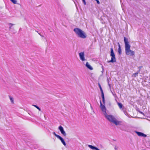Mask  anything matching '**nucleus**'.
Instances as JSON below:
<instances>
[{
  "label": "nucleus",
  "instance_id": "nucleus-1",
  "mask_svg": "<svg viewBox=\"0 0 150 150\" xmlns=\"http://www.w3.org/2000/svg\"><path fill=\"white\" fill-rule=\"evenodd\" d=\"M124 42L125 45V51L126 54L127 55L132 56L134 54V52L130 49V45L128 41V39L125 37L124 38Z\"/></svg>",
  "mask_w": 150,
  "mask_h": 150
},
{
  "label": "nucleus",
  "instance_id": "nucleus-2",
  "mask_svg": "<svg viewBox=\"0 0 150 150\" xmlns=\"http://www.w3.org/2000/svg\"><path fill=\"white\" fill-rule=\"evenodd\" d=\"M74 31L78 36V37L83 39L86 38L87 36L86 33L81 29L75 28L74 29Z\"/></svg>",
  "mask_w": 150,
  "mask_h": 150
},
{
  "label": "nucleus",
  "instance_id": "nucleus-3",
  "mask_svg": "<svg viewBox=\"0 0 150 150\" xmlns=\"http://www.w3.org/2000/svg\"><path fill=\"white\" fill-rule=\"evenodd\" d=\"M110 56L111 57V59L110 61H108V63L112 62L114 63L116 62V59L115 54L114 52L113 48L112 47L110 48Z\"/></svg>",
  "mask_w": 150,
  "mask_h": 150
},
{
  "label": "nucleus",
  "instance_id": "nucleus-4",
  "mask_svg": "<svg viewBox=\"0 0 150 150\" xmlns=\"http://www.w3.org/2000/svg\"><path fill=\"white\" fill-rule=\"evenodd\" d=\"M105 118L108 120L112 123H113L114 121L115 120V117L112 115H108L107 113L106 114H105Z\"/></svg>",
  "mask_w": 150,
  "mask_h": 150
},
{
  "label": "nucleus",
  "instance_id": "nucleus-5",
  "mask_svg": "<svg viewBox=\"0 0 150 150\" xmlns=\"http://www.w3.org/2000/svg\"><path fill=\"white\" fill-rule=\"evenodd\" d=\"M100 108L101 109L103 112L104 115L105 114H106L107 112H106V108L104 105H103L101 102V101L100 100Z\"/></svg>",
  "mask_w": 150,
  "mask_h": 150
},
{
  "label": "nucleus",
  "instance_id": "nucleus-6",
  "mask_svg": "<svg viewBox=\"0 0 150 150\" xmlns=\"http://www.w3.org/2000/svg\"><path fill=\"white\" fill-rule=\"evenodd\" d=\"M58 129L60 130L61 134L64 136H66L67 134L64 130V129L61 126H59L58 127Z\"/></svg>",
  "mask_w": 150,
  "mask_h": 150
},
{
  "label": "nucleus",
  "instance_id": "nucleus-7",
  "mask_svg": "<svg viewBox=\"0 0 150 150\" xmlns=\"http://www.w3.org/2000/svg\"><path fill=\"white\" fill-rule=\"evenodd\" d=\"M79 55L80 59L82 61L86 60L84 57V52H81L79 53Z\"/></svg>",
  "mask_w": 150,
  "mask_h": 150
},
{
  "label": "nucleus",
  "instance_id": "nucleus-8",
  "mask_svg": "<svg viewBox=\"0 0 150 150\" xmlns=\"http://www.w3.org/2000/svg\"><path fill=\"white\" fill-rule=\"evenodd\" d=\"M135 132L139 136L143 137H146L147 136L146 134H144L143 133L136 131Z\"/></svg>",
  "mask_w": 150,
  "mask_h": 150
},
{
  "label": "nucleus",
  "instance_id": "nucleus-9",
  "mask_svg": "<svg viewBox=\"0 0 150 150\" xmlns=\"http://www.w3.org/2000/svg\"><path fill=\"white\" fill-rule=\"evenodd\" d=\"M121 121L117 120V119H115V120L114 121L113 123L115 124L116 125H121Z\"/></svg>",
  "mask_w": 150,
  "mask_h": 150
},
{
  "label": "nucleus",
  "instance_id": "nucleus-10",
  "mask_svg": "<svg viewBox=\"0 0 150 150\" xmlns=\"http://www.w3.org/2000/svg\"><path fill=\"white\" fill-rule=\"evenodd\" d=\"M61 141L62 144L65 146H66V144L65 142L64 139L60 136L58 138Z\"/></svg>",
  "mask_w": 150,
  "mask_h": 150
},
{
  "label": "nucleus",
  "instance_id": "nucleus-11",
  "mask_svg": "<svg viewBox=\"0 0 150 150\" xmlns=\"http://www.w3.org/2000/svg\"><path fill=\"white\" fill-rule=\"evenodd\" d=\"M86 66L88 68L90 69V70H91L93 69V68L89 64L88 62H86Z\"/></svg>",
  "mask_w": 150,
  "mask_h": 150
},
{
  "label": "nucleus",
  "instance_id": "nucleus-12",
  "mask_svg": "<svg viewBox=\"0 0 150 150\" xmlns=\"http://www.w3.org/2000/svg\"><path fill=\"white\" fill-rule=\"evenodd\" d=\"M119 45H118V52L119 54L120 55L122 54V50L121 49V48L120 46V44L118 43Z\"/></svg>",
  "mask_w": 150,
  "mask_h": 150
},
{
  "label": "nucleus",
  "instance_id": "nucleus-13",
  "mask_svg": "<svg viewBox=\"0 0 150 150\" xmlns=\"http://www.w3.org/2000/svg\"><path fill=\"white\" fill-rule=\"evenodd\" d=\"M88 146L93 150H95L96 147L91 145H88Z\"/></svg>",
  "mask_w": 150,
  "mask_h": 150
},
{
  "label": "nucleus",
  "instance_id": "nucleus-14",
  "mask_svg": "<svg viewBox=\"0 0 150 150\" xmlns=\"http://www.w3.org/2000/svg\"><path fill=\"white\" fill-rule=\"evenodd\" d=\"M117 105L120 109H122L123 107V105L122 103H120L117 102Z\"/></svg>",
  "mask_w": 150,
  "mask_h": 150
},
{
  "label": "nucleus",
  "instance_id": "nucleus-15",
  "mask_svg": "<svg viewBox=\"0 0 150 150\" xmlns=\"http://www.w3.org/2000/svg\"><path fill=\"white\" fill-rule=\"evenodd\" d=\"M101 97L102 99V101L103 103L105 104V97L104 93H102L101 94Z\"/></svg>",
  "mask_w": 150,
  "mask_h": 150
},
{
  "label": "nucleus",
  "instance_id": "nucleus-16",
  "mask_svg": "<svg viewBox=\"0 0 150 150\" xmlns=\"http://www.w3.org/2000/svg\"><path fill=\"white\" fill-rule=\"evenodd\" d=\"M98 86H99V87L100 90L101 91V94H102V93H104L103 91L102 88L101 87V86L100 85V84L99 83H98Z\"/></svg>",
  "mask_w": 150,
  "mask_h": 150
},
{
  "label": "nucleus",
  "instance_id": "nucleus-17",
  "mask_svg": "<svg viewBox=\"0 0 150 150\" xmlns=\"http://www.w3.org/2000/svg\"><path fill=\"white\" fill-rule=\"evenodd\" d=\"M140 71V70H139L138 71H137L133 75V76L134 77H136L137 76V75L138 74V73Z\"/></svg>",
  "mask_w": 150,
  "mask_h": 150
},
{
  "label": "nucleus",
  "instance_id": "nucleus-18",
  "mask_svg": "<svg viewBox=\"0 0 150 150\" xmlns=\"http://www.w3.org/2000/svg\"><path fill=\"white\" fill-rule=\"evenodd\" d=\"M33 105L36 108L38 109L39 111H40L41 110V109H40V108L38 107V106H37V105Z\"/></svg>",
  "mask_w": 150,
  "mask_h": 150
},
{
  "label": "nucleus",
  "instance_id": "nucleus-19",
  "mask_svg": "<svg viewBox=\"0 0 150 150\" xmlns=\"http://www.w3.org/2000/svg\"><path fill=\"white\" fill-rule=\"evenodd\" d=\"M56 137H57L58 138L60 137V136L56 134L55 132H53L52 133Z\"/></svg>",
  "mask_w": 150,
  "mask_h": 150
},
{
  "label": "nucleus",
  "instance_id": "nucleus-20",
  "mask_svg": "<svg viewBox=\"0 0 150 150\" xmlns=\"http://www.w3.org/2000/svg\"><path fill=\"white\" fill-rule=\"evenodd\" d=\"M14 4H16L17 3V1L16 0H10Z\"/></svg>",
  "mask_w": 150,
  "mask_h": 150
},
{
  "label": "nucleus",
  "instance_id": "nucleus-21",
  "mask_svg": "<svg viewBox=\"0 0 150 150\" xmlns=\"http://www.w3.org/2000/svg\"><path fill=\"white\" fill-rule=\"evenodd\" d=\"M10 99L11 102L12 103H13V98H11V97H10Z\"/></svg>",
  "mask_w": 150,
  "mask_h": 150
},
{
  "label": "nucleus",
  "instance_id": "nucleus-22",
  "mask_svg": "<svg viewBox=\"0 0 150 150\" xmlns=\"http://www.w3.org/2000/svg\"><path fill=\"white\" fill-rule=\"evenodd\" d=\"M82 0V1H83V3L84 5H86V2L85 0Z\"/></svg>",
  "mask_w": 150,
  "mask_h": 150
},
{
  "label": "nucleus",
  "instance_id": "nucleus-23",
  "mask_svg": "<svg viewBox=\"0 0 150 150\" xmlns=\"http://www.w3.org/2000/svg\"><path fill=\"white\" fill-rule=\"evenodd\" d=\"M8 25H11V26H12L14 25V24L9 23H8Z\"/></svg>",
  "mask_w": 150,
  "mask_h": 150
},
{
  "label": "nucleus",
  "instance_id": "nucleus-24",
  "mask_svg": "<svg viewBox=\"0 0 150 150\" xmlns=\"http://www.w3.org/2000/svg\"><path fill=\"white\" fill-rule=\"evenodd\" d=\"M138 112H139L140 113L142 114L143 115L144 114V113H143L142 112H141V111L140 110H139L138 111Z\"/></svg>",
  "mask_w": 150,
  "mask_h": 150
},
{
  "label": "nucleus",
  "instance_id": "nucleus-25",
  "mask_svg": "<svg viewBox=\"0 0 150 150\" xmlns=\"http://www.w3.org/2000/svg\"><path fill=\"white\" fill-rule=\"evenodd\" d=\"M96 2H97V3L98 4H100V1H99L98 0H97V1H96Z\"/></svg>",
  "mask_w": 150,
  "mask_h": 150
},
{
  "label": "nucleus",
  "instance_id": "nucleus-26",
  "mask_svg": "<svg viewBox=\"0 0 150 150\" xmlns=\"http://www.w3.org/2000/svg\"><path fill=\"white\" fill-rule=\"evenodd\" d=\"M114 149L115 150H117V147L116 146H115Z\"/></svg>",
  "mask_w": 150,
  "mask_h": 150
},
{
  "label": "nucleus",
  "instance_id": "nucleus-27",
  "mask_svg": "<svg viewBox=\"0 0 150 150\" xmlns=\"http://www.w3.org/2000/svg\"><path fill=\"white\" fill-rule=\"evenodd\" d=\"M143 67L142 66H140V67H138V68L139 69V70H140V69L141 68H142V67Z\"/></svg>",
  "mask_w": 150,
  "mask_h": 150
},
{
  "label": "nucleus",
  "instance_id": "nucleus-28",
  "mask_svg": "<svg viewBox=\"0 0 150 150\" xmlns=\"http://www.w3.org/2000/svg\"><path fill=\"white\" fill-rule=\"evenodd\" d=\"M101 67H102V69H103L102 71V72L103 73V70H104L103 67L102 66Z\"/></svg>",
  "mask_w": 150,
  "mask_h": 150
},
{
  "label": "nucleus",
  "instance_id": "nucleus-29",
  "mask_svg": "<svg viewBox=\"0 0 150 150\" xmlns=\"http://www.w3.org/2000/svg\"><path fill=\"white\" fill-rule=\"evenodd\" d=\"M108 85L109 87L110 88H111V85L110 83H108Z\"/></svg>",
  "mask_w": 150,
  "mask_h": 150
},
{
  "label": "nucleus",
  "instance_id": "nucleus-30",
  "mask_svg": "<svg viewBox=\"0 0 150 150\" xmlns=\"http://www.w3.org/2000/svg\"><path fill=\"white\" fill-rule=\"evenodd\" d=\"M9 25L10 26L9 27V30H10L12 26H11V25Z\"/></svg>",
  "mask_w": 150,
  "mask_h": 150
},
{
  "label": "nucleus",
  "instance_id": "nucleus-31",
  "mask_svg": "<svg viewBox=\"0 0 150 150\" xmlns=\"http://www.w3.org/2000/svg\"><path fill=\"white\" fill-rule=\"evenodd\" d=\"M107 81H108V83H109V80H108V79H107Z\"/></svg>",
  "mask_w": 150,
  "mask_h": 150
},
{
  "label": "nucleus",
  "instance_id": "nucleus-32",
  "mask_svg": "<svg viewBox=\"0 0 150 150\" xmlns=\"http://www.w3.org/2000/svg\"><path fill=\"white\" fill-rule=\"evenodd\" d=\"M96 150H100L97 147H96V149H95Z\"/></svg>",
  "mask_w": 150,
  "mask_h": 150
},
{
  "label": "nucleus",
  "instance_id": "nucleus-33",
  "mask_svg": "<svg viewBox=\"0 0 150 150\" xmlns=\"http://www.w3.org/2000/svg\"><path fill=\"white\" fill-rule=\"evenodd\" d=\"M137 110L138 112V111L139 110V109H137Z\"/></svg>",
  "mask_w": 150,
  "mask_h": 150
},
{
  "label": "nucleus",
  "instance_id": "nucleus-34",
  "mask_svg": "<svg viewBox=\"0 0 150 150\" xmlns=\"http://www.w3.org/2000/svg\"><path fill=\"white\" fill-rule=\"evenodd\" d=\"M40 36H41L42 37H44V36H43V35H40Z\"/></svg>",
  "mask_w": 150,
  "mask_h": 150
},
{
  "label": "nucleus",
  "instance_id": "nucleus-35",
  "mask_svg": "<svg viewBox=\"0 0 150 150\" xmlns=\"http://www.w3.org/2000/svg\"><path fill=\"white\" fill-rule=\"evenodd\" d=\"M111 92H112V94H113V95H114V94L113 93L112 91H111Z\"/></svg>",
  "mask_w": 150,
  "mask_h": 150
},
{
  "label": "nucleus",
  "instance_id": "nucleus-36",
  "mask_svg": "<svg viewBox=\"0 0 150 150\" xmlns=\"http://www.w3.org/2000/svg\"><path fill=\"white\" fill-rule=\"evenodd\" d=\"M74 3H75V4L76 5V3L75 2V1H74Z\"/></svg>",
  "mask_w": 150,
  "mask_h": 150
},
{
  "label": "nucleus",
  "instance_id": "nucleus-37",
  "mask_svg": "<svg viewBox=\"0 0 150 150\" xmlns=\"http://www.w3.org/2000/svg\"><path fill=\"white\" fill-rule=\"evenodd\" d=\"M40 35H41L40 33H38Z\"/></svg>",
  "mask_w": 150,
  "mask_h": 150
},
{
  "label": "nucleus",
  "instance_id": "nucleus-38",
  "mask_svg": "<svg viewBox=\"0 0 150 150\" xmlns=\"http://www.w3.org/2000/svg\"><path fill=\"white\" fill-rule=\"evenodd\" d=\"M21 28H20V30H21Z\"/></svg>",
  "mask_w": 150,
  "mask_h": 150
},
{
  "label": "nucleus",
  "instance_id": "nucleus-39",
  "mask_svg": "<svg viewBox=\"0 0 150 150\" xmlns=\"http://www.w3.org/2000/svg\"><path fill=\"white\" fill-rule=\"evenodd\" d=\"M96 1H97V0H95Z\"/></svg>",
  "mask_w": 150,
  "mask_h": 150
},
{
  "label": "nucleus",
  "instance_id": "nucleus-40",
  "mask_svg": "<svg viewBox=\"0 0 150 150\" xmlns=\"http://www.w3.org/2000/svg\"><path fill=\"white\" fill-rule=\"evenodd\" d=\"M149 83H150V82Z\"/></svg>",
  "mask_w": 150,
  "mask_h": 150
}]
</instances>
